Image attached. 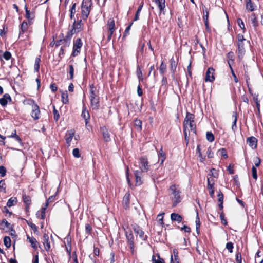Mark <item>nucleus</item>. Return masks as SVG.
Returning a JSON list of instances; mask_svg holds the SVG:
<instances>
[{"instance_id":"27","label":"nucleus","mask_w":263,"mask_h":263,"mask_svg":"<svg viewBox=\"0 0 263 263\" xmlns=\"http://www.w3.org/2000/svg\"><path fill=\"white\" fill-rule=\"evenodd\" d=\"M27 239L29 240V242L31 243V247L34 249H36L37 248V245H36L37 243V241L36 240V239L35 238H34L33 237H30L29 236H27Z\"/></svg>"},{"instance_id":"22","label":"nucleus","mask_w":263,"mask_h":263,"mask_svg":"<svg viewBox=\"0 0 263 263\" xmlns=\"http://www.w3.org/2000/svg\"><path fill=\"white\" fill-rule=\"evenodd\" d=\"M246 9L250 12L254 11L256 8V5L251 0H246Z\"/></svg>"},{"instance_id":"51","label":"nucleus","mask_w":263,"mask_h":263,"mask_svg":"<svg viewBox=\"0 0 263 263\" xmlns=\"http://www.w3.org/2000/svg\"><path fill=\"white\" fill-rule=\"evenodd\" d=\"M164 214V213H160V214H158L157 216L158 221L160 223V224L161 226H163L164 224V222L163 221V215Z\"/></svg>"},{"instance_id":"4","label":"nucleus","mask_w":263,"mask_h":263,"mask_svg":"<svg viewBox=\"0 0 263 263\" xmlns=\"http://www.w3.org/2000/svg\"><path fill=\"white\" fill-rule=\"evenodd\" d=\"M83 46V42L80 38H77L73 41V45L71 56H77L81 51V49Z\"/></svg>"},{"instance_id":"54","label":"nucleus","mask_w":263,"mask_h":263,"mask_svg":"<svg viewBox=\"0 0 263 263\" xmlns=\"http://www.w3.org/2000/svg\"><path fill=\"white\" fill-rule=\"evenodd\" d=\"M74 30H72V29L69 31H68L65 37V38L67 39V40H71V39L72 38V36L74 33Z\"/></svg>"},{"instance_id":"26","label":"nucleus","mask_w":263,"mask_h":263,"mask_svg":"<svg viewBox=\"0 0 263 263\" xmlns=\"http://www.w3.org/2000/svg\"><path fill=\"white\" fill-rule=\"evenodd\" d=\"M255 262L256 263H263V254L259 250L256 254Z\"/></svg>"},{"instance_id":"49","label":"nucleus","mask_w":263,"mask_h":263,"mask_svg":"<svg viewBox=\"0 0 263 263\" xmlns=\"http://www.w3.org/2000/svg\"><path fill=\"white\" fill-rule=\"evenodd\" d=\"M69 73L70 75L69 79L70 80L73 79V74H74V68L72 65H70L69 66Z\"/></svg>"},{"instance_id":"58","label":"nucleus","mask_w":263,"mask_h":263,"mask_svg":"<svg viewBox=\"0 0 263 263\" xmlns=\"http://www.w3.org/2000/svg\"><path fill=\"white\" fill-rule=\"evenodd\" d=\"M252 173L253 178L256 180L257 179V169L254 166H253L252 168Z\"/></svg>"},{"instance_id":"45","label":"nucleus","mask_w":263,"mask_h":263,"mask_svg":"<svg viewBox=\"0 0 263 263\" xmlns=\"http://www.w3.org/2000/svg\"><path fill=\"white\" fill-rule=\"evenodd\" d=\"M203 11L206 13L205 15L203 16V19L204 21L205 25H207V21H208L209 17V11L205 7H204V9H203Z\"/></svg>"},{"instance_id":"21","label":"nucleus","mask_w":263,"mask_h":263,"mask_svg":"<svg viewBox=\"0 0 263 263\" xmlns=\"http://www.w3.org/2000/svg\"><path fill=\"white\" fill-rule=\"evenodd\" d=\"M238 46V54L239 58H242L245 53L244 44L243 42L237 43Z\"/></svg>"},{"instance_id":"1","label":"nucleus","mask_w":263,"mask_h":263,"mask_svg":"<svg viewBox=\"0 0 263 263\" xmlns=\"http://www.w3.org/2000/svg\"><path fill=\"white\" fill-rule=\"evenodd\" d=\"M92 4L91 0H83L81 7L82 20H86L87 19L91 11Z\"/></svg>"},{"instance_id":"38","label":"nucleus","mask_w":263,"mask_h":263,"mask_svg":"<svg viewBox=\"0 0 263 263\" xmlns=\"http://www.w3.org/2000/svg\"><path fill=\"white\" fill-rule=\"evenodd\" d=\"M143 2H141V3L140 4L139 6L138 7V9L137 10V12H136V13L135 14V18H134V21H137V20H138L139 19V13H140V12H141V11L142 10V8L143 7Z\"/></svg>"},{"instance_id":"17","label":"nucleus","mask_w":263,"mask_h":263,"mask_svg":"<svg viewBox=\"0 0 263 263\" xmlns=\"http://www.w3.org/2000/svg\"><path fill=\"white\" fill-rule=\"evenodd\" d=\"M8 101H11V98L8 93L4 94L3 97L0 98V104L2 106H6Z\"/></svg>"},{"instance_id":"16","label":"nucleus","mask_w":263,"mask_h":263,"mask_svg":"<svg viewBox=\"0 0 263 263\" xmlns=\"http://www.w3.org/2000/svg\"><path fill=\"white\" fill-rule=\"evenodd\" d=\"M74 135V131L73 130H70L67 132L65 135V140L68 146H70V143Z\"/></svg>"},{"instance_id":"35","label":"nucleus","mask_w":263,"mask_h":263,"mask_svg":"<svg viewBox=\"0 0 263 263\" xmlns=\"http://www.w3.org/2000/svg\"><path fill=\"white\" fill-rule=\"evenodd\" d=\"M134 125L137 127V130L141 131L142 129V121L137 118L134 120Z\"/></svg>"},{"instance_id":"20","label":"nucleus","mask_w":263,"mask_h":263,"mask_svg":"<svg viewBox=\"0 0 263 263\" xmlns=\"http://www.w3.org/2000/svg\"><path fill=\"white\" fill-rule=\"evenodd\" d=\"M30 25L28 24V22H27L26 21H24L20 25V32H19V36L20 37L22 34H23L27 30L28 26Z\"/></svg>"},{"instance_id":"44","label":"nucleus","mask_w":263,"mask_h":263,"mask_svg":"<svg viewBox=\"0 0 263 263\" xmlns=\"http://www.w3.org/2000/svg\"><path fill=\"white\" fill-rule=\"evenodd\" d=\"M166 69V66L162 62L159 67V71L161 74L163 75Z\"/></svg>"},{"instance_id":"23","label":"nucleus","mask_w":263,"mask_h":263,"mask_svg":"<svg viewBox=\"0 0 263 263\" xmlns=\"http://www.w3.org/2000/svg\"><path fill=\"white\" fill-rule=\"evenodd\" d=\"M158 6L160 12H162L165 7V0H153Z\"/></svg>"},{"instance_id":"28","label":"nucleus","mask_w":263,"mask_h":263,"mask_svg":"<svg viewBox=\"0 0 263 263\" xmlns=\"http://www.w3.org/2000/svg\"><path fill=\"white\" fill-rule=\"evenodd\" d=\"M2 51H0V53H2ZM11 58V54L10 52L6 51L3 54H0V60H2V58H4L6 60H9Z\"/></svg>"},{"instance_id":"55","label":"nucleus","mask_w":263,"mask_h":263,"mask_svg":"<svg viewBox=\"0 0 263 263\" xmlns=\"http://www.w3.org/2000/svg\"><path fill=\"white\" fill-rule=\"evenodd\" d=\"M167 83L166 77L163 76L161 80V86L165 89L167 87Z\"/></svg>"},{"instance_id":"59","label":"nucleus","mask_w":263,"mask_h":263,"mask_svg":"<svg viewBox=\"0 0 263 263\" xmlns=\"http://www.w3.org/2000/svg\"><path fill=\"white\" fill-rule=\"evenodd\" d=\"M237 23H238V25H239V26L242 29H243V30H245V24L243 23V22L242 21V20L240 18H239L237 19Z\"/></svg>"},{"instance_id":"37","label":"nucleus","mask_w":263,"mask_h":263,"mask_svg":"<svg viewBox=\"0 0 263 263\" xmlns=\"http://www.w3.org/2000/svg\"><path fill=\"white\" fill-rule=\"evenodd\" d=\"M107 26L108 29H115V21L113 18H110L107 22Z\"/></svg>"},{"instance_id":"64","label":"nucleus","mask_w":263,"mask_h":263,"mask_svg":"<svg viewBox=\"0 0 263 263\" xmlns=\"http://www.w3.org/2000/svg\"><path fill=\"white\" fill-rule=\"evenodd\" d=\"M236 260L237 263H241V254L240 252H237L236 254Z\"/></svg>"},{"instance_id":"34","label":"nucleus","mask_w":263,"mask_h":263,"mask_svg":"<svg viewBox=\"0 0 263 263\" xmlns=\"http://www.w3.org/2000/svg\"><path fill=\"white\" fill-rule=\"evenodd\" d=\"M76 3H74L72 4L71 7L70 9V19H73L74 18V15L76 12Z\"/></svg>"},{"instance_id":"63","label":"nucleus","mask_w":263,"mask_h":263,"mask_svg":"<svg viewBox=\"0 0 263 263\" xmlns=\"http://www.w3.org/2000/svg\"><path fill=\"white\" fill-rule=\"evenodd\" d=\"M227 57L229 59V61H231L232 63L234 62V55L233 52H229L227 54Z\"/></svg>"},{"instance_id":"29","label":"nucleus","mask_w":263,"mask_h":263,"mask_svg":"<svg viewBox=\"0 0 263 263\" xmlns=\"http://www.w3.org/2000/svg\"><path fill=\"white\" fill-rule=\"evenodd\" d=\"M62 102L64 104H67L69 102L68 95L67 91L62 92Z\"/></svg>"},{"instance_id":"11","label":"nucleus","mask_w":263,"mask_h":263,"mask_svg":"<svg viewBox=\"0 0 263 263\" xmlns=\"http://www.w3.org/2000/svg\"><path fill=\"white\" fill-rule=\"evenodd\" d=\"M81 117L85 120V125L87 126L89 121L90 115L89 112L87 110L86 107L84 104H83V106Z\"/></svg>"},{"instance_id":"57","label":"nucleus","mask_w":263,"mask_h":263,"mask_svg":"<svg viewBox=\"0 0 263 263\" xmlns=\"http://www.w3.org/2000/svg\"><path fill=\"white\" fill-rule=\"evenodd\" d=\"M73 156L76 158H79L80 157L79 149L78 148H74L72 151Z\"/></svg>"},{"instance_id":"13","label":"nucleus","mask_w":263,"mask_h":263,"mask_svg":"<svg viewBox=\"0 0 263 263\" xmlns=\"http://www.w3.org/2000/svg\"><path fill=\"white\" fill-rule=\"evenodd\" d=\"M125 235L128 241V244L129 245L130 248L131 250H133L134 247V236L132 233V231H126Z\"/></svg>"},{"instance_id":"30","label":"nucleus","mask_w":263,"mask_h":263,"mask_svg":"<svg viewBox=\"0 0 263 263\" xmlns=\"http://www.w3.org/2000/svg\"><path fill=\"white\" fill-rule=\"evenodd\" d=\"M41 62L40 55L38 57H36L35 60V64L34 66V71L36 72H38L40 69V63Z\"/></svg>"},{"instance_id":"32","label":"nucleus","mask_w":263,"mask_h":263,"mask_svg":"<svg viewBox=\"0 0 263 263\" xmlns=\"http://www.w3.org/2000/svg\"><path fill=\"white\" fill-rule=\"evenodd\" d=\"M17 203V198L16 197L10 198L7 202V206L11 207Z\"/></svg>"},{"instance_id":"56","label":"nucleus","mask_w":263,"mask_h":263,"mask_svg":"<svg viewBox=\"0 0 263 263\" xmlns=\"http://www.w3.org/2000/svg\"><path fill=\"white\" fill-rule=\"evenodd\" d=\"M137 77H138L139 80L142 81L143 80L142 72V71L140 68V67L139 66H137Z\"/></svg>"},{"instance_id":"9","label":"nucleus","mask_w":263,"mask_h":263,"mask_svg":"<svg viewBox=\"0 0 263 263\" xmlns=\"http://www.w3.org/2000/svg\"><path fill=\"white\" fill-rule=\"evenodd\" d=\"M40 110L39 106L36 104L32 105V110L31 114V117L34 120H37L40 118Z\"/></svg>"},{"instance_id":"18","label":"nucleus","mask_w":263,"mask_h":263,"mask_svg":"<svg viewBox=\"0 0 263 263\" xmlns=\"http://www.w3.org/2000/svg\"><path fill=\"white\" fill-rule=\"evenodd\" d=\"M134 231L135 233L139 235L140 238L143 240H145L146 239L147 236H144V233L142 230V229L138 226H135L133 228Z\"/></svg>"},{"instance_id":"10","label":"nucleus","mask_w":263,"mask_h":263,"mask_svg":"<svg viewBox=\"0 0 263 263\" xmlns=\"http://www.w3.org/2000/svg\"><path fill=\"white\" fill-rule=\"evenodd\" d=\"M100 131L102 134L103 140L105 142H109L110 141V136L108 129L105 126L100 127Z\"/></svg>"},{"instance_id":"61","label":"nucleus","mask_w":263,"mask_h":263,"mask_svg":"<svg viewBox=\"0 0 263 263\" xmlns=\"http://www.w3.org/2000/svg\"><path fill=\"white\" fill-rule=\"evenodd\" d=\"M6 168L4 166H0V175L1 177H3L6 175Z\"/></svg>"},{"instance_id":"19","label":"nucleus","mask_w":263,"mask_h":263,"mask_svg":"<svg viewBox=\"0 0 263 263\" xmlns=\"http://www.w3.org/2000/svg\"><path fill=\"white\" fill-rule=\"evenodd\" d=\"M43 243L45 249L48 251L50 249V244L49 240V236L48 234L45 233L43 235Z\"/></svg>"},{"instance_id":"46","label":"nucleus","mask_w":263,"mask_h":263,"mask_svg":"<svg viewBox=\"0 0 263 263\" xmlns=\"http://www.w3.org/2000/svg\"><path fill=\"white\" fill-rule=\"evenodd\" d=\"M8 137L9 138H14L15 139V140L17 142H18L20 143H21L22 142V140H21V138L17 135H16V132L15 130L14 131V135H10V136H8Z\"/></svg>"},{"instance_id":"40","label":"nucleus","mask_w":263,"mask_h":263,"mask_svg":"<svg viewBox=\"0 0 263 263\" xmlns=\"http://www.w3.org/2000/svg\"><path fill=\"white\" fill-rule=\"evenodd\" d=\"M252 95L253 96V100H254V102L256 104L257 109H258V110L259 111L260 103H259V101L258 99V95H256V94L253 95V94H252Z\"/></svg>"},{"instance_id":"5","label":"nucleus","mask_w":263,"mask_h":263,"mask_svg":"<svg viewBox=\"0 0 263 263\" xmlns=\"http://www.w3.org/2000/svg\"><path fill=\"white\" fill-rule=\"evenodd\" d=\"M195 116L190 112H187L185 118L183 122V128H184V134L185 135V138L186 141L189 140V138L187 139V132L186 129L187 128V125L189 122H194Z\"/></svg>"},{"instance_id":"53","label":"nucleus","mask_w":263,"mask_h":263,"mask_svg":"<svg viewBox=\"0 0 263 263\" xmlns=\"http://www.w3.org/2000/svg\"><path fill=\"white\" fill-rule=\"evenodd\" d=\"M220 218L223 224L225 226L227 225L228 223L227 220L224 218V214L223 212L220 213Z\"/></svg>"},{"instance_id":"14","label":"nucleus","mask_w":263,"mask_h":263,"mask_svg":"<svg viewBox=\"0 0 263 263\" xmlns=\"http://www.w3.org/2000/svg\"><path fill=\"white\" fill-rule=\"evenodd\" d=\"M247 143L252 149H255L257 147V139L255 137L251 136L247 139Z\"/></svg>"},{"instance_id":"6","label":"nucleus","mask_w":263,"mask_h":263,"mask_svg":"<svg viewBox=\"0 0 263 263\" xmlns=\"http://www.w3.org/2000/svg\"><path fill=\"white\" fill-rule=\"evenodd\" d=\"M139 163H140V169L142 170V171H144L145 172H147L149 169V165L148 164V162L147 159L144 157H141L139 158Z\"/></svg>"},{"instance_id":"52","label":"nucleus","mask_w":263,"mask_h":263,"mask_svg":"<svg viewBox=\"0 0 263 263\" xmlns=\"http://www.w3.org/2000/svg\"><path fill=\"white\" fill-rule=\"evenodd\" d=\"M92 231V228L89 223H86L85 224V232L86 233L89 235L91 234Z\"/></svg>"},{"instance_id":"39","label":"nucleus","mask_w":263,"mask_h":263,"mask_svg":"<svg viewBox=\"0 0 263 263\" xmlns=\"http://www.w3.org/2000/svg\"><path fill=\"white\" fill-rule=\"evenodd\" d=\"M159 259L156 260V257L154 255L152 256V261L153 263H165V261L163 258L160 257V256L158 254Z\"/></svg>"},{"instance_id":"48","label":"nucleus","mask_w":263,"mask_h":263,"mask_svg":"<svg viewBox=\"0 0 263 263\" xmlns=\"http://www.w3.org/2000/svg\"><path fill=\"white\" fill-rule=\"evenodd\" d=\"M53 112L54 116V119L55 121H57L60 118V115L58 111L55 109L54 106H53Z\"/></svg>"},{"instance_id":"60","label":"nucleus","mask_w":263,"mask_h":263,"mask_svg":"<svg viewBox=\"0 0 263 263\" xmlns=\"http://www.w3.org/2000/svg\"><path fill=\"white\" fill-rule=\"evenodd\" d=\"M206 154L209 158H212L214 157V153L212 152L211 147H208Z\"/></svg>"},{"instance_id":"42","label":"nucleus","mask_w":263,"mask_h":263,"mask_svg":"<svg viewBox=\"0 0 263 263\" xmlns=\"http://www.w3.org/2000/svg\"><path fill=\"white\" fill-rule=\"evenodd\" d=\"M4 243L7 248L11 246V239L9 236H5L4 238Z\"/></svg>"},{"instance_id":"62","label":"nucleus","mask_w":263,"mask_h":263,"mask_svg":"<svg viewBox=\"0 0 263 263\" xmlns=\"http://www.w3.org/2000/svg\"><path fill=\"white\" fill-rule=\"evenodd\" d=\"M226 249H227L230 253H232L233 252V244L231 242H228L226 244Z\"/></svg>"},{"instance_id":"15","label":"nucleus","mask_w":263,"mask_h":263,"mask_svg":"<svg viewBox=\"0 0 263 263\" xmlns=\"http://www.w3.org/2000/svg\"><path fill=\"white\" fill-rule=\"evenodd\" d=\"M55 197L54 196H51L49 197V198L47 200L45 205L42 208V212H41V219H44L45 217V211L48 205L49 202H52L54 200Z\"/></svg>"},{"instance_id":"12","label":"nucleus","mask_w":263,"mask_h":263,"mask_svg":"<svg viewBox=\"0 0 263 263\" xmlns=\"http://www.w3.org/2000/svg\"><path fill=\"white\" fill-rule=\"evenodd\" d=\"M25 17L28 20V24L29 25H31L33 23V20L35 17L34 14L33 12H31L28 9V8L26 5L25 6Z\"/></svg>"},{"instance_id":"24","label":"nucleus","mask_w":263,"mask_h":263,"mask_svg":"<svg viewBox=\"0 0 263 263\" xmlns=\"http://www.w3.org/2000/svg\"><path fill=\"white\" fill-rule=\"evenodd\" d=\"M129 197H130V194L128 193H126L123 197L122 203H123V205L124 208L125 209H127V208H129V201H130Z\"/></svg>"},{"instance_id":"33","label":"nucleus","mask_w":263,"mask_h":263,"mask_svg":"<svg viewBox=\"0 0 263 263\" xmlns=\"http://www.w3.org/2000/svg\"><path fill=\"white\" fill-rule=\"evenodd\" d=\"M215 180L211 177L208 178V185L207 187L208 189H212L214 188V185L215 184Z\"/></svg>"},{"instance_id":"3","label":"nucleus","mask_w":263,"mask_h":263,"mask_svg":"<svg viewBox=\"0 0 263 263\" xmlns=\"http://www.w3.org/2000/svg\"><path fill=\"white\" fill-rule=\"evenodd\" d=\"M170 190L171 191V194L173 195L172 198L173 206H176L181 201L180 196V191L177 189L176 185H172L170 187Z\"/></svg>"},{"instance_id":"50","label":"nucleus","mask_w":263,"mask_h":263,"mask_svg":"<svg viewBox=\"0 0 263 263\" xmlns=\"http://www.w3.org/2000/svg\"><path fill=\"white\" fill-rule=\"evenodd\" d=\"M209 175L211 176H213L214 178H218V174L216 172V170L215 168H212L210 170V173L209 174Z\"/></svg>"},{"instance_id":"7","label":"nucleus","mask_w":263,"mask_h":263,"mask_svg":"<svg viewBox=\"0 0 263 263\" xmlns=\"http://www.w3.org/2000/svg\"><path fill=\"white\" fill-rule=\"evenodd\" d=\"M83 26L84 24L82 20L76 21L74 19L72 26V30H74V33H78L83 29Z\"/></svg>"},{"instance_id":"36","label":"nucleus","mask_w":263,"mask_h":263,"mask_svg":"<svg viewBox=\"0 0 263 263\" xmlns=\"http://www.w3.org/2000/svg\"><path fill=\"white\" fill-rule=\"evenodd\" d=\"M206 139L210 142L214 141V136L211 132H207L206 134Z\"/></svg>"},{"instance_id":"43","label":"nucleus","mask_w":263,"mask_h":263,"mask_svg":"<svg viewBox=\"0 0 263 263\" xmlns=\"http://www.w3.org/2000/svg\"><path fill=\"white\" fill-rule=\"evenodd\" d=\"M218 153L219 154V155L223 157L224 158H228V155H227V151L225 148H221L220 149L218 150Z\"/></svg>"},{"instance_id":"47","label":"nucleus","mask_w":263,"mask_h":263,"mask_svg":"<svg viewBox=\"0 0 263 263\" xmlns=\"http://www.w3.org/2000/svg\"><path fill=\"white\" fill-rule=\"evenodd\" d=\"M189 126L190 130L192 131L194 133L196 134V125L194 122H189L187 126Z\"/></svg>"},{"instance_id":"31","label":"nucleus","mask_w":263,"mask_h":263,"mask_svg":"<svg viewBox=\"0 0 263 263\" xmlns=\"http://www.w3.org/2000/svg\"><path fill=\"white\" fill-rule=\"evenodd\" d=\"M23 200L24 203L27 206H30L31 203V198L29 196L25 194L23 195Z\"/></svg>"},{"instance_id":"25","label":"nucleus","mask_w":263,"mask_h":263,"mask_svg":"<svg viewBox=\"0 0 263 263\" xmlns=\"http://www.w3.org/2000/svg\"><path fill=\"white\" fill-rule=\"evenodd\" d=\"M171 219L172 221H176L179 223L182 221L183 218L179 214L173 213L171 214Z\"/></svg>"},{"instance_id":"41","label":"nucleus","mask_w":263,"mask_h":263,"mask_svg":"<svg viewBox=\"0 0 263 263\" xmlns=\"http://www.w3.org/2000/svg\"><path fill=\"white\" fill-rule=\"evenodd\" d=\"M177 67V64L176 61L174 60L173 58L171 60V70L172 71L173 73L175 72Z\"/></svg>"},{"instance_id":"2","label":"nucleus","mask_w":263,"mask_h":263,"mask_svg":"<svg viewBox=\"0 0 263 263\" xmlns=\"http://www.w3.org/2000/svg\"><path fill=\"white\" fill-rule=\"evenodd\" d=\"M93 88V84L90 85V104L93 110H98L100 106L99 97L95 93Z\"/></svg>"},{"instance_id":"8","label":"nucleus","mask_w":263,"mask_h":263,"mask_svg":"<svg viewBox=\"0 0 263 263\" xmlns=\"http://www.w3.org/2000/svg\"><path fill=\"white\" fill-rule=\"evenodd\" d=\"M214 71L215 70L212 67H209L206 72V76L205 78V81L206 82H212L215 80L214 76Z\"/></svg>"}]
</instances>
